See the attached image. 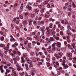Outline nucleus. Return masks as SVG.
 I'll return each mask as SVG.
<instances>
[{"instance_id":"1","label":"nucleus","mask_w":76,"mask_h":76,"mask_svg":"<svg viewBox=\"0 0 76 76\" xmlns=\"http://www.w3.org/2000/svg\"><path fill=\"white\" fill-rule=\"evenodd\" d=\"M62 68L61 67H58V69H56V71L57 72V74L58 75H61V73H63V74H65V76H69V75L67 72V70H65L64 71V70L62 69Z\"/></svg>"},{"instance_id":"2","label":"nucleus","mask_w":76,"mask_h":76,"mask_svg":"<svg viewBox=\"0 0 76 76\" xmlns=\"http://www.w3.org/2000/svg\"><path fill=\"white\" fill-rule=\"evenodd\" d=\"M8 69L10 70L12 69V73H13L12 74H11L12 76H17V75H16V72L15 71V69L13 68L12 67H9Z\"/></svg>"},{"instance_id":"3","label":"nucleus","mask_w":76,"mask_h":76,"mask_svg":"<svg viewBox=\"0 0 76 76\" xmlns=\"http://www.w3.org/2000/svg\"><path fill=\"white\" fill-rule=\"evenodd\" d=\"M63 53L61 52L60 53H59L57 54V53H55L54 56L55 57H56L57 59H58L59 58H61V57Z\"/></svg>"},{"instance_id":"4","label":"nucleus","mask_w":76,"mask_h":76,"mask_svg":"<svg viewBox=\"0 0 76 76\" xmlns=\"http://www.w3.org/2000/svg\"><path fill=\"white\" fill-rule=\"evenodd\" d=\"M66 62V61L65 60H63L62 62V65L64 66V67L65 69H67L68 68V65L67 64H65L64 63Z\"/></svg>"},{"instance_id":"5","label":"nucleus","mask_w":76,"mask_h":76,"mask_svg":"<svg viewBox=\"0 0 76 76\" xmlns=\"http://www.w3.org/2000/svg\"><path fill=\"white\" fill-rule=\"evenodd\" d=\"M66 56L69 58V60H72L73 58H72V53H68L66 54Z\"/></svg>"},{"instance_id":"6","label":"nucleus","mask_w":76,"mask_h":76,"mask_svg":"<svg viewBox=\"0 0 76 76\" xmlns=\"http://www.w3.org/2000/svg\"><path fill=\"white\" fill-rule=\"evenodd\" d=\"M67 3L65 4L66 6H67L68 7L71 6L70 4L72 2V0H67Z\"/></svg>"},{"instance_id":"7","label":"nucleus","mask_w":76,"mask_h":76,"mask_svg":"<svg viewBox=\"0 0 76 76\" xmlns=\"http://www.w3.org/2000/svg\"><path fill=\"white\" fill-rule=\"evenodd\" d=\"M59 66V63L57 62H56L55 65L54 66V67H55V68H57V67L58 68V69H56V70H57V69H58V67H59L60 66L58 67Z\"/></svg>"},{"instance_id":"8","label":"nucleus","mask_w":76,"mask_h":76,"mask_svg":"<svg viewBox=\"0 0 76 76\" xmlns=\"http://www.w3.org/2000/svg\"><path fill=\"white\" fill-rule=\"evenodd\" d=\"M27 51L32 56H34V55H35V53L34 52H32L31 50L27 49Z\"/></svg>"},{"instance_id":"9","label":"nucleus","mask_w":76,"mask_h":76,"mask_svg":"<svg viewBox=\"0 0 76 76\" xmlns=\"http://www.w3.org/2000/svg\"><path fill=\"white\" fill-rule=\"evenodd\" d=\"M46 59L48 61V62H47V65L48 67H50V62H49L48 61H50V59L49 58H48V59Z\"/></svg>"},{"instance_id":"10","label":"nucleus","mask_w":76,"mask_h":76,"mask_svg":"<svg viewBox=\"0 0 76 76\" xmlns=\"http://www.w3.org/2000/svg\"><path fill=\"white\" fill-rule=\"evenodd\" d=\"M29 24L28 25L30 26H32V27H33V25L31 23L32 22H33V20L32 19H30L28 20Z\"/></svg>"},{"instance_id":"11","label":"nucleus","mask_w":76,"mask_h":76,"mask_svg":"<svg viewBox=\"0 0 76 76\" xmlns=\"http://www.w3.org/2000/svg\"><path fill=\"white\" fill-rule=\"evenodd\" d=\"M9 45H10V43H7V47H4V49L5 50H6L7 51H9Z\"/></svg>"},{"instance_id":"12","label":"nucleus","mask_w":76,"mask_h":76,"mask_svg":"<svg viewBox=\"0 0 76 76\" xmlns=\"http://www.w3.org/2000/svg\"><path fill=\"white\" fill-rule=\"evenodd\" d=\"M34 12L35 13V15H38V12L39 11L37 9H35L33 10Z\"/></svg>"},{"instance_id":"13","label":"nucleus","mask_w":76,"mask_h":76,"mask_svg":"<svg viewBox=\"0 0 76 76\" xmlns=\"http://www.w3.org/2000/svg\"><path fill=\"white\" fill-rule=\"evenodd\" d=\"M36 63L38 66H42V63L41 62H39V61H36Z\"/></svg>"},{"instance_id":"14","label":"nucleus","mask_w":76,"mask_h":76,"mask_svg":"<svg viewBox=\"0 0 76 76\" xmlns=\"http://www.w3.org/2000/svg\"><path fill=\"white\" fill-rule=\"evenodd\" d=\"M10 37L11 38L10 39L11 42H12L13 41L14 42H15L16 41V40L12 36H11Z\"/></svg>"},{"instance_id":"15","label":"nucleus","mask_w":76,"mask_h":76,"mask_svg":"<svg viewBox=\"0 0 76 76\" xmlns=\"http://www.w3.org/2000/svg\"><path fill=\"white\" fill-rule=\"evenodd\" d=\"M34 38L35 39H36L37 41H39V37H38V36L37 35H35L34 37Z\"/></svg>"},{"instance_id":"16","label":"nucleus","mask_w":76,"mask_h":76,"mask_svg":"<svg viewBox=\"0 0 76 76\" xmlns=\"http://www.w3.org/2000/svg\"><path fill=\"white\" fill-rule=\"evenodd\" d=\"M21 60L20 61L21 63H24L25 61L24 60V58H23V57H21Z\"/></svg>"},{"instance_id":"17","label":"nucleus","mask_w":76,"mask_h":76,"mask_svg":"<svg viewBox=\"0 0 76 76\" xmlns=\"http://www.w3.org/2000/svg\"><path fill=\"white\" fill-rule=\"evenodd\" d=\"M50 33L52 35H55L56 34V31H54L53 30L50 29Z\"/></svg>"},{"instance_id":"18","label":"nucleus","mask_w":76,"mask_h":76,"mask_svg":"<svg viewBox=\"0 0 76 76\" xmlns=\"http://www.w3.org/2000/svg\"><path fill=\"white\" fill-rule=\"evenodd\" d=\"M33 27H34V26L32 27V26H30L28 27L29 32V31H32V28H33Z\"/></svg>"},{"instance_id":"19","label":"nucleus","mask_w":76,"mask_h":76,"mask_svg":"<svg viewBox=\"0 0 76 76\" xmlns=\"http://www.w3.org/2000/svg\"><path fill=\"white\" fill-rule=\"evenodd\" d=\"M61 43L58 42L56 43V45L58 47H59V48H61Z\"/></svg>"},{"instance_id":"20","label":"nucleus","mask_w":76,"mask_h":76,"mask_svg":"<svg viewBox=\"0 0 76 76\" xmlns=\"http://www.w3.org/2000/svg\"><path fill=\"white\" fill-rule=\"evenodd\" d=\"M25 66L26 67V70H29V68H28V67H29V65L27 64H25Z\"/></svg>"},{"instance_id":"21","label":"nucleus","mask_w":76,"mask_h":76,"mask_svg":"<svg viewBox=\"0 0 76 76\" xmlns=\"http://www.w3.org/2000/svg\"><path fill=\"white\" fill-rule=\"evenodd\" d=\"M45 11V8L43 7L42 8V9L40 11L41 13H44V12Z\"/></svg>"},{"instance_id":"22","label":"nucleus","mask_w":76,"mask_h":76,"mask_svg":"<svg viewBox=\"0 0 76 76\" xmlns=\"http://www.w3.org/2000/svg\"><path fill=\"white\" fill-rule=\"evenodd\" d=\"M30 34L31 36H32V35H35L36 34V33L35 31H34L30 33Z\"/></svg>"},{"instance_id":"23","label":"nucleus","mask_w":76,"mask_h":76,"mask_svg":"<svg viewBox=\"0 0 76 76\" xmlns=\"http://www.w3.org/2000/svg\"><path fill=\"white\" fill-rule=\"evenodd\" d=\"M23 23L24 25V26H25V25H26L28 24V21H27L26 20H25L24 21Z\"/></svg>"},{"instance_id":"24","label":"nucleus","mask_w":76,"mask_h":76,"mask_svg":"<svg viewBox=\"0 0 76 76\" xmlns=\"http://www.w3.org/2000/svg\"><path fill=\"white\" fill-rule=\"evenodd\" d=\"M48 4V1H45V2H44L42 3V6H44V5H45V4Z\"/></svg>"},{"instance_id":"25","label":"nucleus","mask_w":76,"mask_h":76,"mask_svg":"<svg viewBox=\"0 0 76 76\" xmlns=\"http://www.w3.org/2000/svg\"><path fill=\"white\" fill-rule=\"evenodd\" d=\"M66 32L68 33V35L69 36H70V35H72V33L70 32L69 30H68L66 31Z\"/></svg>"},{"instance_id":"26","label":"nucleus","mask_w":76,"mask_h":76,"mask_svg":"<svg viewBox=\"0 0 76 76\" xmlns=\"http://www.w3.org/2000/svg\"><path fill=\"white\" fill-rule=\"evenodd\" d=\"M45 40H46L47 42H50L51 41L48 38H46L45 39Z\"/></svg>"},{"instance_id":"27","label":"nucleus","mask_w":76,"mask_h":76,"mask_svg":"<svg viewBox=\"0 0 76 76\" xmlns=\"http://www.w3.org/2000/svg\"><path fill=\"white\" fill-rule=\"evenodd\" d=\"M27 56V54L26 53H24L23 55V57H24V58H26Z\"/></svg>"},{"instance_id":"28","label":"nucleus","mask_w":76,"mask_h":76,"mask_svg":"<svg viewBox=\"0 0 76 76\" xmlns=\"http://www.w3.org/2000/svg\"><path fill=\"white\" fill-rule=\"evenodd\" d=\"M64 45H65V47H67V42L65 41L64 42Z\"/></svg>"},{"instance_id":"29","label":"nucleus","mask_w":76,"mask_h":76,"mask_svg":"<svg viewBox=\"0 0 76 76\" xmlns=\"http://www.w3.org/2000/svg\"><path fill=\"white\" fill-rule=\"evenodd\" d=\"M67 46L69 49H70V50L72 49V47H71V45H70L68 44L67 45Z\"/></svg>"},{"instance_id":"30","label":"nucleus","mask_w":76,"mask_h":76,"mask_svg":"<svg viewBox=\"0 0 76 76\" xmlns=\"http://www.w3.org/2000/svg\"><path fill=\"white\" fill-rule=\"evenodd\" d=\"M35 53L37 56H38L39 55V53H38V50H35Z\"/></svg>"},{"instance_id":"31","label":"nucleus","mask_w":76,"mask_h":76,"mask_svg":"<svg viewBox=\"0 0 76 76\" xmlns=\"http://www.w3.org/2000/svg\"><path fill=\"white\" fill-rule=\"evenodd\" d=\"M51 29H49L46 32V33L47 35H48L49 34H50V32Z\"/></svg>"},{"instance_id":"32","label":"nucleus","mask_w":76,"mask_h":76,"mask_svg":"<svg viewBox=\"0 0 76 76\" xmlns=\"http://www.w3.org/2000/svg\"><path fill=\"white\" fill-rule=\"evenodd\" d=\"M29 13H26L24 14V15L25 16V17H27V16H29Z\"/></svg>"},{"instance_id":"33","label":"nucleus","mask_w":76,"mask_h":76,"mask_svg":"<svg viewBox=\"0 0 76 76\" xmlns=\"http://www.w3.org/2000/svg\"><path fill=\"white\" fill-rule=\"evenodd\" d=\"M50 39L52 41H55V39L52 37H50Z\"/></svg>"},{"instance_id":"34","label":"nucleus","mask_w":76,"mask_h":76,"mask_svg":"<svg viewBox=\"0 0 76 76\" xmlns=\"http://www.w3.org/2000/svg\"><path fill=\"white\" fill-rule=\"evenodd\" d=\"M33 71L34 72H38V70L37 69L34 68L32 69Z\"/></svg>"},{"instance_id":"35","label":"nucleus","mask_w":76,"mask_h":76,"mask_svg":"<svg viewBox=\"0 0 76 76\" xmlns=\"http://www.w3.org/2000/svg\"><path fill=\"white\" fill-rule=\"evenodd\" d=\"M49 25L50 26H49V27L50 28H53V24L52 23H50L49 24Z\"/></svg>"},{"instance_id":"36","label":"nucleus","mask_w":76,"mask_h":76,"mask_svg":"<svg viewBox=\"0 0 76 76\" xmlns=\"http://www.w3.org/2000/svg\"><path fill=\"white\" fill-rule=\"evenodd\" d=\"M17 54H18V56H19L21 55V53H20V52L18 50L17 52Z\"/></svg>"},{"instance_id":"37","label":"nucleus","mask_w":76,"mask_h":76,"mask_svg":"<svg viewBox=\"0 0 76 76\" xmlns=\"http://www.w3.org/2000/svg\"><path fill=\"white\" fill-rule=\"evenodd\" d=\"M27 63H29V64H32V63H33V62H32V60H30L27 61Z\"/></svg>"},{"instance_id":"38","label":"nucleus","mask_w":76,"mask_h":76,"mask_svg":"<svg viewBox=\"0 0 76 76\" xmlns=\"http://www.w3.org/2000/svg\"><path fill=\"white\" fill-rule=\"evenodd\" d=\"M51 2L52 3H53V1H50V4H51V6L52 7H54V4H51Z\"/></svg>"},{"instance_id":"39","label":"nucleus","mask_w":76,"mask_h":76,"mask_svg":"<svg viewBox=\"0 0 76 76\" xmlns=\"http://www.w3.org/2000/svg\"><path fill=\"white\" fill-rule=\"evenodd\" d=\"M20 66H18L17 67V70H18V71H19L20 70Z\"/></svg>"},{"instance_id":"40","label":"nucleus","mask_w":76,"mask_h":76,"mask_svg":"<svg viewBox=\"0 0 76 76\" xmlns=\"http://www.w3.org/2000/svg\"><path fill=\"white\" fill-rule=\"evenodd\" d=\"M67 29H71V28L70 27V25H69L68 26H67Z\"/></svg>"},{"instance_id":"41","label":"nucleus","mask_w":76,"mask_h":76,"mask_svg":"<svg viewBox=\"0 0 76 76\" xmlns=\"http://www.w3.org/2000/svg\"><path fill=\"white\" fill-rule=\"evenodd\" d=\"M27 39L28 40H30V41H32V38L31 37H27Z\"/></svg>"},{"instance_id":"42","label":"nucleus","mask_w":76,"mask_h":76,"mask_svg":"<svg viewBox=\"0 0 76 76\" xmlns=\"http://www.w3.org/2000/svg\"><path fill=\"white\" fill-rule=\"evenodd\" d=\"M34 66V63H32V64H30V65L29 66V67H30V68H31V67H33V66Z\"/></svg>"},{"instance_id":"43","label":"nucleus","mask_w":76,"mask_h":76,"mask_svg":"<svg viewBox=\"0 0 76 76\" xmlns=\"http://www.w3.org/2000/svg\"><path fill=\"white\" fill-rule=\"evenodd\" d=\"M56 25H54V27L52 28L53 31H55L56 30Z\"/></svg>"},{"instance_id":"44","label":"nucleus","mask_w":76,"mask_h":76,"mask_svg":"<svg viewBox=\"0 0 76 76\" xmlns=\"http://www.w3.org/2000/svg\"><path fill=\"white\" fill-rule=\"evenodd\" d=\"M20 26V28H23V25L22 24V23H20L19 25Z\"/></svg>"},{"instance_id":"45","label":"nucleus","mask_w":76,"mask_h":76,"mask_svg":"<svg viewBox=\"0 0 76 76\" xmlns=\"http://www.w3.org/2000/svg\"><path fill=\"white\" fill-rule=\"evenodd\" d=\"M4 37H2L0 38V40L1 41H4Z\"/></svg>"},{"instance_id":"46","label":"nucleus","mask_w":76,"mask_h":76,"mask_svg":"<svg viewBox=\"0 0 76 76\" xmlns=\"http://www.w3.org/2000/svg\"><path fill=\"white\" fill-rule=\"evenodd\" d=\"M33 24L34 25V26H37V22L36 21H34L33 22Z\"/></svg>"},{"instance_id":"47","label":"nucleus","mask_w":76,"mask_h":76,"mask_svg":"<svg viewBox=\"0 0 76 76\" xmlns=\"http://www.w3.org/2000/svg\"><path fill=\"white\" fill-rule=\"evenodd\" d=\"M40 61V58H36L35 59V61Z\"/></svg>"},{"instance_id":"48","label":"nucleus","mask_w":76,"mask_h":76,"mask_svg":"<svg viewBox=\"0 0 76 76\" xmlns=\"http://www.w3.org/2000/svg\"><path fill=\"white\" fill-rule=\"evenodd\" d=\"M41 37L42 38V39H45V37L44 36V34H42L41 35Z\"/></svg>"},{"instance_id":"49","label":"nucleus","mask_w":76,"mask_h":76,"mask_svg":"<svg viewBox=\"0 0 76 76\" xmlns=\"http://www.w3.org/2000/svg\"><path fill=\"white\" fill-rule=\"evenodd\" d=\"M37 24L38 25H41V23L39 21H37Z\"/></svg>"},{"instance_id":"50","label":"nucleus","mask_w":76,"mask_h":76,"mask_svg":"<svg viewBox=\"0 0 76 76\" xmlns=\"http://www.w3.org/2000/svg\"><path fill=\"white\" fill-rule=\"evenodd\" d=\"M13 20L15 22H16V17L14 18Z\"/></svg>"},{"instance_id":"51","label":"nucleus","mask_w":76,"mask_h":76,"mask_svg":"<svg viewBox=\"0 0 76 76\" xmlns=\"http://www.w3.org/2000/svg\"><path fill=\"white\" fill-rule=\"evenodd\" d=\"M56 25H59L60 24V22H59L58 21H57L56 22Z\"/></svg>"},{"instance_id":"52","label":"nucleus","mask_w":76,"mask_h":76,"mask_svg":"<svg viewBox=\"0 0 76 76\" xmlns=\"http://www.w3.org/2000/svg\"><path fill=\"white\" fill-rule=\"evenodd\" d=\"M49 16H50V15H45V18H48Z\"/></svg>"},{"instance_id":"53","label":"nucleus","mask_w":76,"mask_h":76,"mask_svg":"<svg viewBox=\"0 0 76 76\" xmlns=\"http://www.w3.org/2000/svg\"><path fill=\"white\" fill-rule=\"evenodd\" d=\"M61 29L62 31H64V28L63 26H61Z\"/></svg>"},{"instance_id":"54","label":"nucleus","mask_w":76,"mask_h":76,"mask_svg":"<svg viewBox=\"0 0 76 76\" xmlns=\"http://www.w3.org/2000/svg\"><path fill=\"white\" fill-rule=\"evenodd\" d=\"M60 34L61 35H63V31H61L60 32Z\"/></svg>"},{"instance_id":"55","label":"nucleus","mask_w":76,"mask_h":76,"mask_svg":"<svg viewBox=\"0 0 76 76\" xmlns=\"http://www.w3.org/2000/svg\"><path fill=\"white\" fill-rule=\"evenodd\" d=\"M6 71L7 73H10V70L8 69H6Z\"/></svg>"},{"instance_id":"56","label":"nucleus","mask_w":76,"mask_h":76,"mask_svg":"<svg viewBox=\"0 0 76 76\" xmlns=\"http://www.w3.org/2000/svg\"><path fill=\"white\" fill-rule=\"evenodd\" d=\"M0 56L1 57H3V54L1 52L0 53Z\"/></svg>"},{"instance_id":"57","label":"nucleus","mask_w":76,"mask_h":76,"mask_svg":"<svg viewBox=\"0 0 76 76\" xmlns=\"http://www.w3.org/2000/svg\"><path fill=\"white\" fill-rule=\"evenodd\" d=\"M12 52L14 54H16V51H15V50H13Z\"/></svg>"},{"instance_id":"58","label":"nucleus","mask_w":76,"mask_h":76,"mask_svg":"<svg viewBox=\"0 0 76 76\" xmlns=\"http://www.w3.org/2000/svg\"><path fill=\"white\" fill-rule=\"evenodd\" d=\"M14 63L15 64H16V65L18 64V62L16 61H15L14 62Z\"/></svg>"},{"instance_id":"59","label":"nucleus","mask_w":76,"mask_h":76,"mask_svg":"<svg viewBox=\"0 0 76 76\" xmlns=\"http://www.w3.org/2000/svg\"><path fill=\"white\" fill-rule=\"evenodd\" d=\"M4 45L3 44H1L0 45L1 47H4Z\"/></svg>"},{"instance_id":"60","label":"nucleus","mask_w":76,"mask_h":76,"mask_svg":"<svg viewBox=\"0 0 76 76\" xmlns=\"http://www.w3.org/2000/svg\"><path fill=\"white\" fill-rule=\"evenodd\" d=\"M42 50H43L44 51H45L46 49L45 48L43 47L42 48Z\"/></svg>"},{"instance_id":"61","label":"nucleus","mask_w":76,"mask_h":76,"mask_svg":"<svg viewBox=\"0 0 76 76\" xmlns=\"http://www.w3.org/2000/svg\"><path fill=\"white\" fill-rule=\"evenodd\" d=\"M72 31H73V32H76V30L74 29H72Z\"/></svg>"},{"instance_id":"62","label":"nucleus","mask_w":76,"mask_h":76,"mask_svg":"<svg viewBox=\"0 0 76 76\" xmlns=\"http://www.w3.org/2000/svg\"><path fill=\"white\" fill-rule=\"evenodd\" d=\"M42 0H37V2L39 3H41Z\"/></svg>"},{"instance_id":"63","label":"nucleus","mask_w":76,"mask_h":76,"mask_svg":"<svg viewBox=\"0 0 76 76\" xmlns=\"http://www.w3.org/2000/svg\"><path fill=\"white\" fill-rule=\"evenodd\" d=\"M28 41H25L24 42V44H25V45H26V44H27V43H28Z\"/></svg>"},{"instance_id":"64","label":"nucleus","mask_w":76,"mask_h":76,"mask_svg":"<svg viewBox=\"0 0 76 76\" xmlns=\"http://www.w3.org/2000/svg\"><path fill=\"white\" fill-rule=\"evenodd\" d=\"M40 41L41 42H44V40L43 39H40Z\"/></svg>"}]
</instances>
